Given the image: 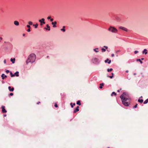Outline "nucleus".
Instances as JSON below:
<instances>
[{
  "label": "nucleus",
  "mask_w": 148,
  "mask_h": 148,
  "mask_svg": "<svg viewBox=\"0 0 148 148\" xmlns=\"http://www.w3.org/2000/svg\"><path fill=\"white\" fill-rule=\"evenodd\" d=\"M113 70V69L112 68L109 69H107L108 71V72H110L112 71Z\"/></svg>",
  "instance_id": "27"
},
{
  "label": "nucleus",
  "mask_w": 148,
  "mask_h": 148,
  "mask_svg": "<svg viewBox=\"0 0 148 148\" xmlns=\"http://www.w3.org/2000/svg\"><path fill=\"white\" fill-rule=\"evenodd\" d=\"M51 24L52 25L56 24H57V22L56 21H55L53 22H52Z\"/></svg>",
  "instance_id": "29"
},
{
  "label": "nucleus",
  "mask_w": 148,
  "mask_h": 148,
  "mask_svg": "<svg viewBox=\"0 0 148 148\" xmlns=\"http://www.w3.org/2000/svg\"><path fill=\"white\" fill-rule=\"evenodd\" d=\"M27 27H28L29 28H30V26L29 25H27Z\"/></svg>",
  "instance_id": "36"
},
{
  "label": "nucleus",
  "mask_w": 148,
  "mask_h": 148,
  "mask_svg": "<svg viewBox=\"0 0 148 148\" xmlns=\"http://www.w3.org/2000/svg\"><path fill=\"white\" fill-rule=\"evenodd\" d=\"M40 103V101H39L37 103V104H38Z\"/></svg>",
  "instance_id": "47"
},
{
  "label": "nucleus",
  "mask_w": 148,
  "mask_h": 148,
  "mask_svg": "<svg viewBox=\"0 0 148 148\" xmlns=\"http://www.w3.org/2000/svg\"><path fill=\"white\" fill-rule=\"evenodd\" d=\"M98 48H97L96 49H94V50L96 52H98V51H97V50H98Z\"/></svg>",
  "instance_id": "31"
},
{
  "label": "nucleus",
  "mask_w": 148,
  "mask_h": 148,
  "mask_svg": "<svg viewBox=\"0 0 148 148\" xmlns=\"http://www.w3.org/2000/svg\"><path fill=\"white\" fill-rule=\"evenodd\" d=\"M36 59V56L34 53H32L30 54L28 58L27 59L26 61V64H28L29 63H32L34 62Z\"/></svg>",
  "instance_id": "2"
},
{
  "label": "nucleus",
  "mask_w": 148,
  "mask_h": 148,
  "mask_svg": "<svg viewBox=\"0 0 148 148\" xmlns=\"http://www.w3.org/2000/svg\"><path fill=\"white\" fill-rule=\"evenodd\" d=\"M108 148H110V147H108Z\"/></svg>",
  "instance_id": "54"
},
{
  "label": "nucleus",
  "mask_w": 148,
  "mask_h": 148,
  "mask_svg": "<svg viewBox=\"0 0 148 148\" xmlns=\"http://www.w3.org/2000/svg\"><path fill=\"white\" fill-rule=\"evenodd\" d=\"M137 61H139L140 63L142 64L143 63V62L140 59H137L136 60Z\"/></svg>",
  "instance_id": "25"
},
{
  "label": "nucleus",
  "mask_w": 148,
  "mask_h": 148,
  "mask_svg": "<svg viewBox=\"0 0 148 148\" xmlns=\"http://www.w3.org/2000/svg\"><path fill=\"white\" fill-rule=\"evenodd\" d=\"M51 18V16H48V17H47V19H50Z\"/></svg>",
  "instance_id": "39"
},
{
  "label": "nucleus",
  "mask_w": 148,
  "mask_h": 148,
  "mask_svg": "<svg viewBox=\"0 0 148 148\" xmlns=\"http://www.w3.org/2000/svg\"><path fill=\"white\" fill-rule=\"evenodd\" d=\"M3 38L1 37H0V42H1V41L2 40Z\"/></svg>",
  "instance_id": "40"
},
{
  "label": "nucleus",
  "mask_w": 148,
  "mask_h": 148,
  "mask_svg": "<svg viewBox=\"0 0 148 148\" xmlns=\"http://www.w3.org/2000/svg\"><path fill=\"white\" fill-rule=\"evenodd\" d=\"M1 77H2V79H4L5 77L6 78L7 77V76L6 75H5L4 74H2L1 75Z\"/></svg>",
  "instance_id": "12"
},
{
  "label": "nucleus",
  "mask_w": 148,
  "mask_h": 148,
  "mask_svg": "<svg viewBox=\"0 0 148 148\" xmlns=\"http://www.w3.org/2000/svg\"><path fill=\"white\" fill-rule=\"evenodd\" d=\"M45 21V19L44 18H42L41 20H39V21L40 23V25H42V23L45 24V22L44 21Z\"/></svg>",
  "instance_id": "4"
},
{
  "label": "nucleus",
  "mask_w": 148,
  "mask_h": 148,
  "mask_svg": "<svg viewBox=\"0 0 148 148\" xmlns=\"http://www.w3.org/2000/svg\"><path fill=\"white\" fill-rule=\"evenodd\" d=\"M112 75H111V76H110L109 77L110 78H112V77H113V76H114V73H112Z\"/></svg>",
  "instance_id": "28"
},
{
  "label": "nucleus",
  "mask_w": 148,
  "mask_h": 148,
  "mask_svg": "<svg viewBox=\"0 0 148 148\" xmlns=\"http://www.w3.org/2000/svg\"><path fill=\"white\" fill-rule=\"evenodd\" d=\"M144 60V58H141V60Z\"/></svg>",
  "instance_id": "49"
},
{
  "label": "nucleus",
  "mask_w": 148,
  "mask_h": 148,
  "mask_svg": "<svg viewBox=\"0 0 148 148\" xmlns=\"http://www.w3.org/2000/svg\"><path fill=\"white\" fill-rule=\"evenodd\" d=\"M33 26H35V28H37V27H38V24L36 23V24L35 25V24H34L33 25Z\"/></svg>",
  "instance_id": "21"
},
{
  "label": "nucleus",
  "mask_w": 148,
  "mask_h": 148,
  "mask_svg": "<svg viewBox=\"0 0 148 148\" xmlns=\"http://www.w3.org/2000/svg\"><path fill=\"white\" fill-rule=\"evenodd\" d=\"M138 53V51H135L134 52V53L135 54H136Z\"/></svg>",
  "instance_id": "35"
},
{
  "label": "nucleus",
  "mask_w": 148,
  "mask_h": 148,
  "mask_svg": "<svg viewBox=\"0 0 148 148\" xmlns=\"http://www.w3.org/2000/svg\"><path fill=\"white\" fill-rule=\"evenodd\" d=\"M27 31L28 32H30V28H28Z\"/></svg>",
  "instance_id": "37"
},
{
  "label": "nucleus",
  "mask_w": 148,
  "mask_h": 148,
  "mask_svg": "<svg viewBox=\"0 0 148 148\" xmlns=\"http://www.w3.org/2000/svg\"><path fill=\"white\" fill-rule=\"evenodd\" d=\"M65 26H63V28L61 29V30L63 31V32H65L66 31L65 29Z\"/></svg>",
  "instance_id": "18"
},
{
  "label": "nucleus",
  "mask_w": 148,
  "mask_h": 148,
  "mask_svg": "<svg viewBox=\"0 0 148 148\" xmlns=\"http://www.w3.org/2000/svg\"><path fill=\"white\" fill-rule=\"evenodd\" d=\"M138 102L140 103H142L143 102V100L142 99H139L138 100Z\"/></svg>",
  "instance_id": "19"
},
{
  "label": "nucleus",
  "mask_w": 148,
  "mask_h": 148,
  "mask_svg": "<svg viewBox=\"0 0 148 148\" xmlns=\"http://www.w3.org/2000/svg\"><path fill=\"white\" fill-rule=\"evenodd\" d=\"M10 75H11V77H13L15 76V75L14 74H13L12 72H10Z\"/></svg>",
  "instance_id": "26"
},
{
  "label": "nucleus",
  "mask_w": 148,
  "mask_h": 148,
  "mask_svg": "<svg viewBox=\"0 0 148 148\" xmlns=\"http://www.w3.org/2000/svg\"><path fill=\"white\" fill-rule=\"evenodd\" d=\"M103 47H104L106 49H107L108 48V47L107 46H104Z\"/></svg>",
  "instance_id": "44"
},
{
  "label": "nucleus",
  "mask_w": 148,
  "mask_h": 148,
  "mask_svg": "<svg viewBox=\"0 0 148 148\" xmlns=\"http://www.w3.org/2000/svg\"><path fill=\"white\" fill-rule=\"evenodd\" d=\"M15 59L14 58H11L10 59V61L12 62V63H14L15 62Z\"/></svg>",
  "instance_id": "14"
},
{
  "label": "nucleus",
  "mask_w": 148,
  "mask_h": 148,
  "mask_svg": "<svg viewBox=\"0 0 148 148\" xmlns=\"http://www.w3.org/2000/svg\"><path fill=\"white\" fill-rule=\"evenodd\" d=\"M101 50H102V52H105L106 51V49H105L103 48H102Z\"/></svg>",
  "instance_id": "30"
},
{
  "label": "nucleus",
  "mask_w": 148,
  "mask_h": 148,
  "mask_svg": "<svg viewBox=\"0 0 148 148\" xmlns=\"http://www.w3.org/2000/svg\"><path fill=\"white\" fill-rule=\"evenodd\" d=\"M117 92H120V90H117Z\"/></svg>",
  "instance_id": "52"
},
{
  "label": "nucleus",
  "mask_w": 148,
  "mask_h": 148,
  "mask_svg": "<svg viewBox=\"0 0 148 148\" xmlns=\"http://www.w3.org/2000/svg\"><path fill=\"white\" fill-rule=\"evenodd\" d=\"M49 57V56H47V58H48Z\"/></svg>",
  "instance_id": "51"
},
{
  "label": "nucleus",
  "mask_w": 148,
  "mask_h": 148,
  "mask_svg": "<svg viewBox=\"0 0 148 148\" xmlns=\"http://www.w3.org/2000/svg\"><path fill=\"white\" fill-rule=\"evenodd\" d=\"M94 62H97L98 61V60L97 58H95L93 59Z\"/></svg>",
  "instance_id": "20"
},
{
  "label": "nucleus",
  "mask_w": 148,
  "mask_h": 148,
  "mask_svg": "<svg viewBox=\"0 0 148 148\" xmlns=\"http://www.w3.org/2000/svg\"><path fill=\"white\" fill-rule=\"evenodd\" d=\"M23 36H25V34H23Z\"/></svg>",
  "instance_id": "50"
},
{
  "label": "nucleus",
  "mask_w": 148,
  "mask_h": 148,
  "mask_svg": "<svg viewBox=\"0 0 148 148\" xmlns=\"http://www.w3.org/2000/svg\"><path fill=\"white\" fill-rule=\"evenodd\" d=\"M113 95L116 96V94L115 92H113L111 94V96H112Z\"/></svg>",
  "instance_id": "23"
},
{
  "label": "nucleus",
  "mask_w": 148,
  "mask_h": 148,
  "mask_svg": "<svg viewBox=\"0 0 148 148\" xmlns=\"http://www.w3.org/2000/svg\"><path fill=\"white\" fill-rule=\"evenodd\" d=\"M56 24L53 25V27H56Z\"/></svg>",
  "instance_id": "41"
},
{
  "label": "nucleus",
  "mask_w": 148,
  "mask_h": 148,
  "mask_svg": "<svg viewBox=\"0 0 148 148\" xmlns=\"http://www.w3.org/2000/svg\"><path fill=\"white\" fill-rule=\"evenodd\" d=\"M77 104L79 106L81 105V103L80 101H79V100L77 102Z\"/></svg>",
  "instance_id": "17"
},
{
  "label": "nucleus",
  "mask_w": 148,
  "mask_h": 148,
  "mask_svg": "<svg viewBox=\"0 0 148 148\" xmlns=\"http://www.w3.org/2000/svg\"><path fill=\"white\" fill-rule=\"evenodd\" d=\"M14 24L16 26H18L19 25V22L17 21H15L14 22Z\"/></svg>",
  "instance_id": "11"
},
{
  "label": "nucleus",
  "mask_w": 148,
  "mask_h": 148,
  "mask_svg": "<svg viewBox=\"0 0 148 148\" xmlns=\"http://www.w3.org/2000/svg\"><path fill=\"white\" fill-rule=\"evenodd\" d=\"M8 88L10 91L12 92L14 90V88L13 87L11 88V86H9Z\"/></svg>",
  "instance_id": "8"
},
{
  "label": "nucleus",
  "mask_w": 148,
  "mask_h": 148,
  "mask_svg": "<svg viewBox=\"0 0 148 148\" xmlns=\"http://www.w3.org/2000/svg\"><path fill=\"white\" fill-rule=\"evenodd\" d=\"M138 105L137 104H136L133 107V108H136L137 107Z\"/></svg>",
  "instance_id": "33"
},
{
  "label": "nucleus",
  "mask_w": 148,
  "mask_h": 148,
  "mask_svg": "<svg viewBox=\"0 0 148 148\" xmlns=\"http://www.w3.org/2000/svg\"><path fill=\"white\" fill-rule=\"evenodd\" d=\"M105 62L106 63H108V64L110 63L111 62V60H109L108 59H107L105 61Z\"/></svg>",
  "instance_id": "9"
},
{
  "label": "nucleus",
  "mask_w": 148,
  "mask_h": 148,
  "mask_svg": "<svg viewBox=\"0 0 148 148\" xmlns=\"http://www.w3.org/2000/svg\"><path fill=\"white\" fill-rule=\"evenodd\" d=\"M145 53L146 54L147 53V50L146 49H145L143 51V53Z\"/></svg>",
  "instance_id": "13"
},
{
  "label": "nucleus",
  "mask_w": 148,
  "mask_h": 148,
  "mask_svg": "<svg viewBox=\"0 0 148 148\" xmlns=\"http://www.w3.org/2000/svg\"><path fill=\"white\" fill-rule=\"evenodd\" d=\"M104 84L103 83L101 84H100V86L99 87V88L100 89H101L102 88V86H103Z\"/></svg>",
  "instance_id": "16"
},
{
  "label": "nucleus",
  "mask_w": 148,
  "mask_h": 148,
  "mask_svg": "<svg viewBox=\"0 0 148 148\" xmlns=\"http://www.w3.org/2000/svg\"><path fill=\"white\" fill-rule=\"evenodd\" d=\"M111 56L112 57H113L114 56V54H112L111 55Z\"/></svg>",
  "instance_id": "46"
},
{
  "label": "nucleus",
  "mask_w": 148,
  "mask_h": 148,
  "mask_svg": "<svg viewBox=\"0 0 148 148\" xmlns=\"http://www.w3.org/2000/svg\"><path fill=\"white\" fill-rule=\"evenodd\" d=\"M19 72L18 71H16L14 75H15V76H16V77H18L19 76Z\"/></svg>",
  "instance_id": "15"
},
{
  "label": "nucleus",
  "mask_w": 148,
  "mask_h": 148,
  "mask_svg": "<svg viewBox=\"0 0 148 148\" xmlns=\"http://www.w3.org/2000/svg\"><path fill=\"white\" fill-rule=\"evenodd\" d=\"M46 26L47 28H45V29L47 30H48V31H49L50 30V27L49 26V25L47 24L46 25Z\"/></svg>",
  "instance_id": "10"
},
{
  "label": "nucleus",
  "mask_w": 148,
  "mask_h": 148,
  "mask_svg": "<svg viewBox=\"0 0 148 148\" xmlns=\"http://www.w3.org/2000/svg\"><path fill=\"white\" fill-rule=\"evenodd\" d=\"M10 72V71L9 70H7L6 71V72L7 73H9Z\"/></svg>",
  "instance_id": "38"
},
{
  "label": "nucleus",
  "mask_w": 148,
  "mask_h": 148,
  "mask_svg": "<svg viewBox=\"0 0 148 148\" xmlns=\"http://www.w3.org/2000/svg\"><path fill=\"white\" fill-rule=\"evenodd\" d=\"M79 106H77L76 108L74 110V112H73V113H75L76 112L78 111L79 110Z\"/></svg>",
  "instance_id": "7"
},
{
  "label": "nucleus",
  "mask_w": 148,
  "mask_h": 148,
  "mask_svg": "<svg viewBox=\"0 0 148 148\" xmlns=\"http://www.w3.org/2000/svg\"><path fill=\"white\" fill-rule=\"evenodd\" d=\"M5 106H1V108L2 109V111L3 113H6L7 112V111L5 109Z\"/></svg>",
  "instance_id": "5"
},
{
  "label": "nucleus",
  "mask_w": 148,
  "mask_h": 148,
  "mask_svg": "<svg viewBox=\"0 0 148 148\" xmlns=\"http://www.w3.org/2000/svg\"><path fill=\"white\" fill-rule=\"evenodd\" d=\"M108 30L112 33H116L118 32L117 30L114 27L110 26L108 28Z\"/></svg>",
  "instance_id": "3"
},
{
  "label": "nucleus",
  "mask_w": 148,
  "mask_h": 148,
  "mask_svg": "<svg viewBox=\"0 0 148 148\" xmlns=\"http://www.w3.org/2000/svg\"><path fill=\"white\" fill-rule=\"evenodd\" d=\"M13 95V94L12 93H11L10 94V96H12Z\"/></svg>",
  "instance_id": "42"
},
{
  "label": "nucleus",
  "mask_w": 148,
  "mask_h": 148,
  "mask_svg": "<svg viewBox=\"0 0 148 148\" xmlns=\"http://www.w3.org/2000/svg\"><path fill=\"white\" fill-rule=\"evenodd\" d=\"M6 60H4V64H5L6 63Z\"/></svg>",
  "instance_id": "43"
},
{
  "label": "nucleus",
  "mask_w": 148,
  "mask_h": 148,
  "mask_svg": "<svg viewBox=\"0 0 148 148\" xmlns=\"http://www.w3.org/2000/svg\"><path fill=\"white\" fill-rule=\"evenodd\" d=\"M120 97L121 99L123 104L125 106H128L129 103L128 102H127V101L128 99L129 98L128 94L125 92H123L121 95Z\"/></svg>",
  "instance_id": "1"
},
{
  "label": "nucleus",
  "mask_w": 148,
  "mask_h": 148,
  "mask_svg": "<svg viewBox=\"0 0 148 148\" xmlns=\"http://www.w3.org/2000/svg\"><path fill=\"white\" fill-rule=\"evenodd\" d=\"M70 105H71V107L73 108V106H75V103H74L73 104V103H70Z\"/></svg>",
  "instance_id": "24"
},
{
  "label": "nucleus",
  "mask_w": 148,
  "mask_h": 148,
  "mask_svg": "<svg viewBox=\"0 0 148 148\" xmlns=\"http://www.w3.org/2000/svg\"><path fill=\"white\" fill-rule=\"evenodd\" d=\"M148 102V99H146V100H145L144 101L143 103L144 104H145L147 103Z\"/></svg>",
  "instance_id": "22"
},
{
  "label": "nucleus",
  "mask_w": 148,
  "mask_h": 148,
  "mask_svg": "<svg viewBox=\"0 0 148 148\" xmlns=\"http://www.w3.org/2000/svg\"><path fill=\"white\" fill-rule=\"evenodd\" d=\"M119 28L123 30H124L125 31H126V32H127V29L125 27H122V26L120 27H119Z\"/></svg>",
  "instance_id": "6"
},
{
  "label": "nucleus",
  "mask_w": 148,
  "mask_h": 148,
  "mask_svg": "<svg viewBox=\"0 0 148 148\" xmlns=\"http://www.w3.org/2000/svg\"><path fill=\"white\" fill-rule=\"evenodd\" d=\"M6 116V115H4V116Z\"/></svg>",
  "instance_id": "53"
},
{
  "label": "nucleus",
  "mask_w": 148,
  "mask_h": 148,
  "mask_svg": "<svg viewBox=\"0 0 148 148\" xmlns=\"http://www.w3.org/2000/svg\"><path fill=\"white\" fill-rule=\"evenodd\" d=\"M28 23L30 25H32V22L31 21H29L28 22Z\"/></svg>",
  "instance_id": "32"
},
{
  "label": "nucleus",
  "mask_w": 148,
  "mask_h": 148,
  "mask_svg": "<svg viewBox=\"0 0 148 148\" xmlns=\"http://www.w3.org/2000/svg\"><path fill=\"white\" fill-rule=\"evenodd\" d=\"M53 18H50V21L52 22L53 21Z\"/></svg>",
  "instance_id": "45"
},
{
  "label": "nucleus",
  "mask_w": 148,
  "mask_h": 148,
  "mask_svg": "<svg viewBox=\"0 0 148 148\" xmlns=\"http://www.w3.org/2000/svg\"><path fill=\"white\" fill-rule=\"evenodd\" d=\"M128 72H129V71H128V70H126V73H128Z\"/></svg>",
  "instance_id": "48"
},
{
  "label": "nucleus",
  "mask_w": 148,
  "mask_h": 148,
  "mask_svg": "<svg viewBox=\"0 0 148 148\" xmlns=\"http://www.w3.org/2000/svg\"><path fill=\"white\" fill-rule=\"evenodd\" d=\"M54 106L56 108H57L58 107V106L56 103H55Z\"/></svg>",
  "instance_id": "34"
}]
</instances>
